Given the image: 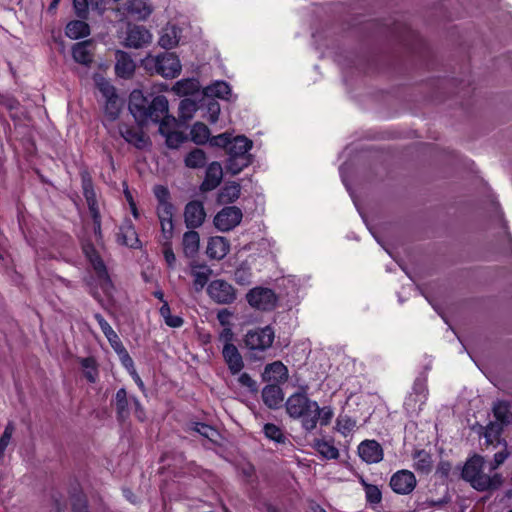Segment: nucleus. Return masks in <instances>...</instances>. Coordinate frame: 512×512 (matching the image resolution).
I'll return each mask as SVG.
<instances>
[{
    "mask_svg": "<svg viewBox=\"0 0 512 512\" xmlns=\"http://www.w3.org/2000/svg\"><path fill=\"white\" fill-rule=\"evenodd\" d=\"M129 110L138 125L144 126L149 121L157 123L165 117L169 113V103L164 95H157L150 99L140 90H134L130 94Z\"/></svg>",
    "mask_w": 512,
    "mask_h": 512,
    "instance_id": "nucleus-1",
    "label": "nucleus"
},
{
    "mask_svg": "<svg viewBox=\"0 0 512 512\" xmlns=\"http://www.w3.org/2000/svg\"><path fill=\"white\" fill-rule=\"evenodd\" d=\"M485 469L486 463L484 458L479 455H474L466 461L461 476L478 491H486L500 487L502 484L501 475L498 473H494L493 475L487 474Z\"/></svg>",
    "mask_w": 512,
    "mask_h": 512,
    "instance_id": "nucleus-2",
    "label": "nucleus"
},
{
    "mask_svg": "<svg viewBox=\"0 0 512 512\" xmlns=\"http://www.w3.org/2000/svg\"><path fill=\"white\" fill-rule=\"evenodd\" d=\"M285 408L291 418L300 420L305 431L311 432L315 429V419L319 416L318 403L311 400L306 392L290 395L285 402Z\"/></svg>",
    "mask_w": 512,
    "mask_h": 512,
    "instance_id": "nucleus-3",
    "label": "nucleus"
},
{
    "mask_svg": "<svg viewBox=\"0 0 512 512\" xmlns=\"http://www.w3.org/2000/svg\"><path fill=\"white\" fill-rule=\"evenodd\" d=\"M252 146L253 142L244 135L232 139L226 153L228 155L226 163L228 172L236 175L251 164L252 155L250 150Z\"/></svg>",
    "mask_w": 512,
    "mask_h": 512,
    "instance_id": "nucleus-4",
    "label": "nucleus"
},
{
    "mask_svg": "<svg viewBox=\"0 0 512 512\" xmlns=\"http://www.w3.org/2000/svg\"><path fill=\"white\" fill-rule=\"evenodd\" d=\"M145 68L161 75L164 78H175L181 72V64L178 57L169 52L158 56H147L144 60Z\"/></svg>",
    "mask_w": 512,
    "mask_h": 512,
    "instance_id": "nucleus-5",
    "label": "nucleus"
},
{
    "mask_svg": "<svg viewBox=\"0 0 512 512\" xmlns=\"http://www.w3.org/2000/svg\"><path fill=\"white\" fill-rule=\"evenodd\" d=\"M83 252L96 273L97 280L101 289L107 296H110L114 290V286L108 274L105 263L92 244L84 245Z\"/></svg>",
    "mask_w": 512,
    "mask_h": 512,
    "instance_id": "nucleus-6",
    "label": "nucleus"
},
{
    "mask_svg": "<svg viewBox=\"0 0 512 512\" xmlns=\"http://www.w3.org/2000/svg\"><path fill=\"white\" fill-rule=\"evenodd\" d=\"M274 340V331L270 326L250 330L244 338L245 346L252 351H264L271 347Z\"/></svg>",
    "mask_w": 512,
    "mask_h": 512,
    "instance_id": "nucleus-7",
    "label": "nucleus"
},
{
    "mask_svg": "<svg viewBox=\"0 0 512 512\" xmlns=\"http://www.w3.org/2000/svg\"><path fill=\"white\" fill-rule=\"evenodd\" d=\"M246 298L252 307L263 311L272 310L277 302L274 291L263 287H256L250 290Z\"/></svg>",
    "mask_w": 512,
    "mask_h": 512,
    "instance_id": "nucleus-8",
    "label": "nucleus"
},
{
    "mask_svg": "<svg viewBox=\"0 0 512 512\" xmlns=\"http://www.w3.org/2000/svg\"><path fill=\"white\" fill-rule=\"evenodd\" d=\"M207 293L210 298L218 304H231L236 299V290L234 287L222 279H217L207 287Z\"/></svg>",
    "mask_w": 512,
    "mask_h": 512,
    "instance_id": "nucleus-9",
    "label": "nucleus"
},
{
    "mask_svg": "<svg viewBox=\"0 0 512 512\" xmlns=\"http://www.w3.org/2000/svg\"><path fill=\"white\" fill-rule=\"evenodd\" d=\"M242 217L243 214L240 208L236 206H227L216 214L214 224L218 230L227 232L238 226Z\"/></svg>",
    "mask_w": 512,
    "mask_h": 512,
    "instance_id": "nucleus-10",
    "label": "nucleus"
},
{
    "mask_svg": "<svg viewBox=\"0 0 512 512\" xmlns=\"http://www.w3.org/2000/svg\"><path fill=\"white\" fill-rule=\"evenodd\" d=\"M415 475L406 469L395 472L390 479L391 489L399 495L410 494L416 487Z\"/></svg>",
    "mask_w": 512,
    "mask_h": 512,
    "instance_id": "nucleus-11",
    "label": "nucleus"
},
{
    "mask_svg": "<svg viewBox=\"0 0 512 512\" xmlns=\"http://www.w3.org/2000/svg\"><path fill=\"white\" fill-rule=\"evenodd\" d=\"M152 40V35L143 26H130L127 30L124 44L126 47L139 49L148 45Z\"/></svg>",
    "mask_w": 512,
    "mask_h": 512,
    "instance_id": "nucleus-12",
    "label": "nucleus"
},
{
    "mask_svg": "<svg viewBox=\"0 0 512 512\" xmlns=\"http://www.w3.org/2000/svg\"><path fill=\"white\" fill-rule=\"evenodd\" d=\"M119 133L127 143L135 146L137 149H144L150 144L149 137L139 127L120 124Z\"/></svg>",
    "mask_w": 512,
    "mask_h": 512,
    "instance_id": "nucleus-13",
    "label": "nucleus"
},
{
    "mask_svg": "<svg viewBox=\"0 0 512 512\" xmlns=\"http://www.w3.org/2000/svg\"><path fill=\"white\" fill-rule=\"evenodd\" d=\"M358 454L368 464L379 463L384 456L383 448L376 440L362 441L358 446Z\"/></svg>",
    "mask_w": 512,
    "mask_h": 512,
    "instance_id": "nucleus-14",
    "label": "nucleus"
},
{
    "mask_svg": "<svg viewBox=\"0 0 512 512\" xmlns=\"http://www.w3.org/2000/svg\"><path fill=\"white\" fill-rule=\"evenodd\" d=\"M205 217L206 213L202 202L191 201L185 206L184 221L187 228L195 229L200 227L204 223Z\"/></svg>",
    "mask_w": 512,
    "mask_h": 512,
    "instance_id": "nucleus-15",
    "label": "nucleus"
},
{
    "mask_svg": "<svg viewBox=\"0 0 512 512\" xmlns=\"http://www.w3.org/2000/svg\"><path fill=\"white\" fill-rule=\"evenodd\" d=\"M223 178V169L219 162H212L208 165L205 178L200 185V190L202 192H209L216 189Z\"/></svg>",
    "mask_w": 512,
    "mask_h": 512,
    "instance_id": "nucleus-16",
    "label": "nucleus"
},
{
    "mask_svg": "<svg viewBox=\"0 0 512 512\" xmlns=\"http://www.w3.org/2000/svg\"><path fill=\"white\" fill-rule=\"evenodd\" d=\"M222 355L231 374H238L243 369V358L235 345H224Z\"/></svg>",
    "mask_w": 512,
    "mask_h": 512,
    "instance_id": "nucleus-17",
    "label": "nucleus"
},
{
    "mask_svg": "<svg viewBox=\"0 0 512 512\" xmlns=\"http://www.w3.org/2000/svg\"><path fill=\"white\" fill-rule=\"evenodd\" d=\"M262 378L274 384L285 382L288 378V369L280 361L273 362L265 367Z\"/></svg>",
    "mask_w": 512,
    "mask_h": 512,
    "instance_id": "nucleus-18",
    "label": "nucleus"
},
{
    "mask_svg": "<svg viewBox=\"0 0 512 512\" xmlns=\"http://www.w3.org/2000/svg\"><path fill=\"white\" fill-rule=\"evenodd\" d=\"M191 275L193 277V287L199 292L208 283L210 276L212 275V269L205 264H199L192 262L190 264Z\"/></svg>",
    "mask_w": 512,
    "mask_h": 512,
    "instance_id": "nucleus-19",
    "label": "nucleus"
},
{
    "mask_svg": "<svg viewBox=\"0 0 512 512\" xmlns=\"http://www.w3.org/2000/svg\"><path fill=\"white\" fill-rule=\"evenodd\" d=\"M229 242L221 236L211 237L208 241L206 253L209 258L221 260L229 252Z\"/></svg>",
    "mask_w": 512,
    "mask_h": 512,
    "instance_id": "nucleus-20",
    "label": "nucleus"
},
{
    "mask_svg": "<svg viewBox=\"0 0 512 512\" xmlns=\"http://www.w3.org/2000/svg\"><path fill=\"white\" fill-rule=\"evenodd\" d=\"M119 9L134 15L140 19H144L150 15L151 10L146 6L143 0H115Z\"/></svg>",
    "mask_w": 512,
    "mask_h": 512,
    "instance_id": "nucleus-21",
    "label": "nucleus"
},
{
    "mask_svg": "<svg viewBox=\"0 0 512 512\" xmlns=\"http://www.w3.org/2000/svg\"><path fill=\"white\" fill-rule=\"evenodd\" d=\"M135 71V63L131 57L124 51L116 52L115 72L121 78H129Z\"/></svg>",
    "mask_w": 512,
    "mask_h": 512,
    "instance_id": "nucleus-22",
    "label": "nucleus"
},
{
    "mask_svg": "<svg viewBox=\"0 0 512 512\" xmlns=\"http://www.w3.org/2000/svg\"><path fill=\"white\" fill-rule=\"evenodd\" d=\"M117 242L121 245L131 248H136L138 246L139 240L137 233L130 221L125 222L119 227V231L117 233Z\"/></svg>",
    "mask_w": 512,
    "mask_h": 512,
    "instance_id": "nucleus-23",
    "label": "nucleus"
},
{
    "mask_svg": "<svg viewBox=\"0 0 512 512\" xmlns=\"http://www.w3.org/2000/svg\"><path fill=\"white\" fill-rule=\"evenodd\" d=\"M263 402L271 409L280 407L283 401L282 389L277 384H270L262 390Z\"/></svg>",
    "mask_w": 512,
    "mask_h": 512,
    "instance_id": "nucleus-24",
    "label": "nucleus"
},
{
    "mask_svg": "<svg viewBox=\"0 0 512 512\" xmlns=\"http://www.w3.org/2000/svg\"><path fill=\"white\" fill-rule=\"evenodd\" d=\"M183 253L188 258H194L200 247V236L199 233L190 230L184 233L182 239Z\"/></svg>",
    "mask_w": 512,
    "mask_h": 512,
    "instance_id": "nucleus-25",
    "label": "nucleus"
},
{
    "mask_svg": "<svg viewBox=\"0 0 512 512\" xmlns=\"http://www.w3.org/2000/svg\"><path fill=\"white\" fill-rule=\"evenodd\" d=\"M90 42L82 41L76 43L72 48V55L76 62L83 65H90L92 62V52L90 50Z\"/></svg>",
    "mask_w": 512,
    "mask_h": 512,
    "instance_id": "nucleus-26",
    "label": "nucleus"
},
{
    "mask_svg": "<svg viewBox=\"0 0 512 512\" xmlns=\"http://www.w3.org/2000/svg\"><path fill=\"white\" fill-rule=\"evenodd\" d=\"M114 404L119 420L124 421L128 418L129 412V399L125 388H120L114 397Z\"/></svg>",
    "mask_w": 512,
    "mask_h": 512,
    "instance_id": "nucleus-27",
    "label": "nucleus"
},
{
    "mask_svg": "<svg viewBox=\"0 0 512 512\" xmlns=\"http://www.w3.org/2000/svg\"><path fill=\"white\" fill-rule=\"evenodd\" d=\"M94 318L96 319L101 331L103 332V334L105 335L113 349H116L119 346L123 345L117 333L113 330V328L101 314L96 313L94 315Z\"/></svg>",
    "mask_w": 512,
    "mask_h": 512,
    "instance_id": "nucleus-28",
    "label": "nucleus"
},
{
    "mask_svg": "<svg viewBox=\"0 0 512 512\" xmlns=\"http://www.w3.org/2000/svg\"><path fill=\"white\" fill-rule=\"evenodd\" d=\"M204 94L208 97L229 100L231 96V88L225 81H216L204 88Z\"/></svg>",
    "mask_w": 512,
    "mask_h": 512,
    "instance_id": "nucleus-29",
    "label": "nucleus"
},
{
    "mask_svg": "<svg viewBox=\"0 0 512 512\" xmlns=\"http://www.w3.org/2000/svg\"><path fill=\"white\" fill-rule=\"evenodd\" d=\"M65 33L71 39H79L88 36L90 28L84 19L74 20L67 24Z\"/></svg>",
    "mask_w": 512,
    "mask_h": 512,
    "instance_id": "nucleus-30",
    "label": "nucleus"
},
{
    "mask_svg": "<svg viewBox=\"0 0 512 512\" xmlns=\"http://www.w3.org/2000/svg\"><path fill=\"white\" fill-rule=\"evenodd\" d=\"M184 163L191 169L202 168L207 163L206 153L202 149L195 148L186 155Z\"/></svg>",
    "mask_w": 512,
    "mask_h": 512,
    "instance_id": "nucleus-31",
    "label": "nucleus"
},
{
    "mask_svg": "<svg viewBox=\"0 0 512 512\" xmlns=\"http://www.w3.org/2000/svg\"><path fill=\"white\" fill-rule=\"evenodd\" d=\"M241 187L238 183L232 182L226 184L218 195L220 203H233L240 197Z\"/></svg>",
    "mask_w": 512,
    "mask_h": 512,
    "instance_id": "nucleus-32",
    "label": "nucleus"
},
{
    "mask_svg": "<svg viewBox=\"0 0 512 512\" xmlns=\"http://www.w3.org/2000/svg\"><path fill=\"white\" fill-rule=\"evenodd\" d=\"M414 468L421 473H429L432 469L431 455L425 450H418L413 455Z\"/></svg>",
    "mask_w": 512,
    "mask_h": 512,
    "instance_id": "nucleus-33",
    "label": "nucleus"
},
{
    "mask_svg": "<svg viewBox=\"0 0 512 512\" xmlns=\"http://www.w3.org/2000/svg\"><path fill=\"white\" fill-rule=\"evenodd\" d=\"M179 42L178 29L175 26L166 27L162 30L159 38V45L165 49L175 47Z\"/></svg>",
    "mask_w": 512,
    "mask_h": 512,
    "instance_id": "nucleus-34",
    "label": "nucleus"
},
{
    "mask_svg": "<svg viewBox=\"0 0 512 512\" xmlns=\"http://www.w3.org/2000/svg\"><path fill=\"white\" fill-rule=\"evenodd\" d=\"M313 447L325 459H337L339 457L338 449L330 442L317 439L314 441Z\"/></svg>",
    "mask_w": 512,
    "mask_h": 512,
    "instance_id": "nucleus-35",
    "label": "nucleus"
},
{
    "mask_svg": "<svg viewBox=\"0 0 512 512\" xmlns=\"http://www.w3.org/2000/svg\"><path fill=\"white\" fill-rule=\"evenodd\" d=\"M190 135L195 144L202 145L209 140L210 130L205 124L196 122L191 128Z\"/></svg>",
    "mask_w": 512,
    "mask_h": 512,
    "instance_id": "nucleus-36",
    "label": "nucleus"
},
{
    "mask_svg": "<svg viewBox=\"0 0 512 512\" xmlns=\"http://www.w3.org/2000/svg\"><path fill=\"white\" fill-rule=\"evenodd\" d=\"M105 113L111 119L115 120L121 110L122 102L119 99L118 95L113 96L111 98L105 99Z\"/></svg>",
    "mask_w": 512,
    "mask_h": 512,
    "instance_id": "nucleus-37",
    "label": "nucleus"
},
{
    "mask_svg": "<svg viewBox=\"0 0 512 512\" xmlns=\"http://www.w3.org/2000/svg\"><path fill=\"white\" fill-rule=\"evenodd\" d=\"M264 434L270 440L275 441L276 443H285L287 438L282 432V430L272 423H267L263 428Z\"/></svg>",
    "mask_w": 512,
    "mask_h": 512,
    "instance_id": "nucleus-38",
    "label": "nucleus"
},
{
    "mask_svg": "<svg viewBox=\"0 0 512 512\" xmlns=\"http://www.w3.org/2000/svg\"><path fill=\"white\" fill-rule=\"evenodd\" d=\"M356 421L351 419L349 416H339L336 422L337 431L343 436H348L355 428Z\"/></svg>",
    "mask_w": 512,
    "mask_h": 512,
    "instance_id": "nucleus-39",
    "label": "nucleus"
},
{
    "mask_svg": "<svg viewBox=\"0 0 512 512\" xmlns=\"http://www.w3.org/2000/svg\"><path fill=\"white\" fill-rule=\"evenodd\" d=\"M165 140L169 148L177 149L187 140V136L183 132L173 131L165 137Z\"/></svg>",
    "mask_w": 512,
    "mask_h": 512,
    "instance_id": "nucleus-40",
    "label": "nucleus"
},
{
    "mask_svg": "<svg viewBox=\"0 0 512 512\" xmlns=\"http://www.w3.org/2000/svg\"><path fill=\"white\" fill-rule=\"evenodd\" d=\"M493 413L495 418L504 424L509 421V406L505 402H498L493 406Z\"/></svg>",
    "mask_w": 512,
    "mask_h": 512,
    "instance_id": "nucleus-41",
    "label": "nucleus"
},
{
    "mask_svg": "<svg viewBox=\"0 0 512 512\" xmlns=\"http://www.w3.org/2000/svg\"><path fill=\"white\" fill-rule=\"evenodd\" d=\"M114 351L118 354L122 366L128 371V373L135 369L134 361L123 345L114 349Z\"/></svg>",
    "mask_w": 512,
    "mask_h": 512,
    "instance_id": "nucleus-42",
    "label": "nucleus"
},
{
    "mask_svg": "<svg viewBox=\"0 0 512 512\" xmlns=\"http://www.w3.org/2000/svg\"><path fill=\"white\" fill-rule=\"evenodd\" d=\"M14 425L13 423H8L3 431V434L0 437V459L3 458L5 450L7 446L10 443V440L12 438L13 432H14Z\"/></svg>",
    "mask_w": 512,
    "mask_h": 512,
    "instance_id": "nucleus-43",
    "label": "nucleus"
},
{
    "mask_svg": "<svg viewBox=\"0 0 512 512\" xmlns=\"http://www.w3.org/2000/svg\"><path fill=\"white\" fill-rule=\"evenodd\" d=\"M158 123L159 133L162 136L167 137L168 134H171L174 131L172 128L176 123V119L168 113Z\"/></svg>",
    "mask_w": 512,
    "mask_h": 512,
    "instance_id": "nucleus-44",
    "label": "nucleus"
},
{
    "mask_svg": "<svg viewBox=\"0 0 512 512\" xmlns=\"http://www.w3.org/2000/svg\"><path fill=\"white\" fill-rule=\"evenodd\" d=\"M427 393V387L424 380L417 379L414 382L411 394H414L418 397L417 401H420V405H423L426 402Z\"/></svg>",
    "mask_w": 512,
    "mask_h": 512,
    "instance_id": "nucleus-45",
    "label": "nucleus"
},
{
    "mask_svg": "<svg viewBox=\"0 0 512 512\" xmlns=\"http://www.w3.org/2000/svg\"><path fill=\"white\" fill-rule=\"evenodd\" d=\"M234 276H235L236 282L241 285H247L250 283L251 272H250V269L248 267H246L245 265H241L240 267H238L235 270Z\"/></svg>",
    "mask_w": 512,
    "mask_h": 512,
    "instance_id": "nucleus-46",
    "label": "nucleus"
},
{
    "mask_svg": "<svg viewBox=\"0 0 512 512\" xmlns=\"http://www.w3.org/2000/svg\"><path fill=\"white\" fill-rule=\"evenodd\" d=\"M232 139L233 138H231V135L229 133H223L212 137L210 139V144L215 147L224 148L225 151L227 152Z\"/></svg>",
    "mask_w": 512,
    "mask_h": 512,
    "instance_id": "nucleus-47",
    "label": "nucleus"
},
{
    "mask_svg": "<svg viewBox=\"0 0 512 512\" xmlns=\"http://www.w3.org/2000/svg\"><path fill=\"white\" fill-rule=\"evenodd\" d=\"M319 416L315 419V427L317 426L318 421L322 426H326L330 423L332 417H333V411L330 407L325 406L321 408L318 405V411Z\"/></svg>",
    "mask_w": 512,
    "mask_h": 512,
    "instance_id": "nucleus-48",
    "label": "nucleus"
},
{
    "mask_svg": "<svg viewBox=\"0 0 512 512\" xmlns=\"http://www.w3.org/2000/svg\"><path fill=\"white\" fill-rule=\"evenodd\" d=\"M238 382L242 387H245L251 393H256L258 391L257 382L252 379L248 373H242L238 377Z\"/></svg>",
    "mask_w": 512,
    "mask_h": 512,
    "instance_id": "nucleus-49",
    "label": "nucleus"
},
{
    "mask_svg": "<svg viewBox=\"0 0 512 512\" xmlns=\"http://www.w3.org/2000/svg\"><path fill=\"white\" fill-rule=\"evenodd\" d=\"M89 0H73V7L80 19H86L89 13Z\"/></svg>",
    "mask_w": 512,
    "mask_h": 512,
    "instance_id": "nucleus-50",
    "label": "nucleus"
},
{
    "mask_svg": "<svg viewBox=\"0 0 512 512\" xmlns=\"http://www.w3.org/2000/svg\"><path fill=\"white\" fill-rule=\"evenodd\" d=\"M97 87L105 99L116 96V90L107 80L101 78L97 81Z\"/></svg>",
    "mask_w": 512,
    "mask_h": 512,
    "instance_id": "nucleus-51",
    "label": "nucleus"
},
{
    "mask_svg": "<svg viewBox=\"0 0 512 512\" xmlns=\"http://www.w3.org/2000/svg\"><path fill=\"white\" fill-rule=\"evenodd\" d=\"M365 492L367 501L372 504H378L382 499L381 491L375 485H366Z\"/></svg>",
    "mask_w": 512,
    "mask_h": 512,
    "instance_id": "nucleus-52",
    "label": "nucleus"
},
{
    "mask_svg": "<svg viewBox=\"0 0 512 512\" xmlns=\"http://www.w3.org/2000/svg\"><path fill=\"white\" fill-rule=\"evenodd\" d=\"M220 115V105L216 101H211L207 105V116L206 119L210 123H216Z\"/></svg>",
    "mask_w": 512,
    "mask_h": 512,
    "instance_id": "nucleus-53",
    "label": "nucleus"
},
{
    "mask_svg": "<svg viewBox=\"0 0 512 512\" xmlns=\"http://www.w3.org/2000/svg\"><path fill=\"white\" fill-rule=\"evenodd\" d=\"M174 206L172 203H162L157 205V215L160 219H173Z\"/></svg>",
    "mask_w": 512,
    "mask_h": 512,
    "instance_id": "nucleus-54",
    "label": "nucleus"
},
{
    "mask_svg": "<svg viewBox=\"0 0 512 512\" xmlns=\"http://www.w3.org/2000/svg\"><path fill=\"white\" fill-rule=\"evenodd\" d=\"M195 431L210 440H213L218 434L213 427L204 423H196Z\"/></svg>",
    "mask_w": 512,
    "mask_h": 512,
    "instance_id": "nucleus-55",
    "label": "nucleus"
},
{
    "mask_svg": "<svg viewBox=\"0 0 512 512\" xmlns=\"http://www.w3.org/2000/svg\"><path fill=\"white\" fill-rule=\"evenodd\" d=\"M160 225H161V232L163 235V238L166 241H170V239L173 236V230H174V224L173 219H160Z\"/></svg>",
    "mask_w": 512,
    "mask_h": 512,
    "instance_id": "nucleus-56",
    "label": "nucleus"
},
{
    "mask_svg": "<svg viewBox=\"0 0 512 512\" xmlns=\"http://www.w3.org/2000/svg\"><path fill=\"white\" fill-rule=\"evenodd\" d=\"M179 110L181 117L185 119L191 118V112L195 110V103L189 99H184L180 102Z\"/></svg>",
    "mask_w": 512,
    "mask_h": 512,
    "instance_id": "nucleus-57",
    "label": "nucleus"
},
{
    "mask_svg": "<svg viewBox=\"0 0 512 512\" xmlns=\"http://www.w3.org/2000/svg\"><path fill=\"white\" fill-rule=\"evenodd\" d=\"M163 254L168 267L173 269L176 264V256L172 250L170 241H166Z\"/></svg>",
    "mask_w": 512,
    "mask_h": 512,
    "instance_id": "nucleus-58",
    "label": "nucleus"
},
{
    "mask_svg": "<svg viewBox=\"0 0 512 512\" xmlns=\"http://www.w3.org/2000/svg\"><path fill=\"white\" fill-rule=\"evenodd\" d=\"M154 194H155V197L158 201V204H162V203H170L169 202V191L166 187L162 186V185H158L154 188Z\"/></svg>",
    "mask_w": 512,
    "mask_h": 512,
    "instance_id": "nucleus-59",
    "label": "nucleus"
},
{
    "mask_svg": "<svg viewBox=\"0 0 512 512\" xmlns=\"http://www.w3.org/2000/svg\"><path fill=\"white\" fill-rule=\"evenodd\" d=\"M508 454L505 451H499L495 453L493 462H490L488 465L489 471L496 470L504 461L506 460Z\"/></svg>",
    "mask_w": 512,
    "mask_h": 512,
    "instance_id": "nucleus-60",
    "label": "nucleus"
},
{
    "mask_svg": "<svg viewBox=\"0 0 512 512\" xmlns=\"http://www.w3.org/2000/svg\"><path fill=\"white\" fill-rule=\"evenodd\" d=\"M83 191L86 201L96 199V194L93 189L91 179L88 177H83Z\"/></svg>",
    "mask_w": 512,
    "mask_h": 512,
    "instance_id": "nucleus-61",
    "label": "nucleus"
},
{
    "mask_svg": "<svg viewBox=\"0 0 512 512\" xmlns=\"http://www.w3.org/2000/svg\"><path fill=\"white\" fill-rule=\"evenodd\" d=\"M234 333L230 327H225L219 334V340L224 345H234L233 342Z\"/></svg>",
    "mask_w": 512,
    "mask_h": 512,
    "instance_id": "nucleus-62",
    "label": "nucleus"
},
{
    "mask_svg": "<svg viewBox=\"0 0 512 512\" xmlns=\"http://www.w3.org/2000/svg\"><path fill=\"white\" fill-rule=\"evenodd\" d=\"M232 313L227 309H222L217 314V319L219 323L225 327H230V318Z\"/></svg>",
    "mask_w": 512,
    "mask_h": 512,
    "instance_id": "nucleus-63",
    "label": "nucleus"
},
{
    "mask_svg": "<svg viewBox=\"0 0 512 512\" xmlns=\"http://www.w3.org/2000/svg\"><path fill=\"white\" fill-rule=\"evenodd\" d=\"M418 397L414 394H409V396L406 398L404 405L407 409H411L415 411L416 409H421L422 405H420V401H417Z\"/></svg>",
    "mask_w": 512,
    "mask_h": 512,
    "instance_id": "nucleus-64",
    "label": "nucleus"
}]
</instances>
